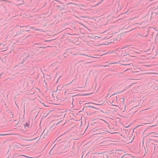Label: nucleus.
I'll return each mask as SVG.
<instances>
[{
	"instance_id": "11",
	"label": "nucleus",
	"mask_w": 158,
	"mask_h": 158,
	"mask_svg": "<svg viewBox=\"0 0 158 158\" xmlns=\"http://www.w3.org/2000/svg\"><path fill=\"white\" fill-rule=\"evenodd\" d=\"M19 156H24V155H20Z\"/></svg>"
},
{
	"instance_id": "7",
	"label": "nucleus",
	"mask_w": 158,
	"mask_h": 158,
	"mask_svg": "<svg viewBox=\"0 0 158 158\" xmlns=\"http://www.w3.org/2000/svg\"><path fill=\"white\" fill-rule=\"evenodd\" d=\"M24 157H26L28 158H33L32 157L27 156L25 155H24Z\"/></svg>"
},
{
	"instance_id": "10",
	"label": "nucleus",
	"mask_w": 158,
	"mask_h": 158,
	"mask_svg": "<svg viewBox=\"0 0 158 158\" xmlns=\"http://www.w3.org/2000/svg\"><path fill=\"white\" fill-rule=\"evenodd\" d=\"M128 46H129L128 45L125 46L123 48H126Z\"/></svg>"
},
{
	"instance_id": "3",
	"label": "nucleus",
	"mask_w": 158,
	"mask_h": 158,
	"mask_svg": "<svg viewBox=\"0 0 158 158\" xmlns=\"http://www.w3.org/2000/svg\"><path fill=\"white\" fill-rule=\"evenodd\" d=\"M87 107L88 108H93V109H96V108L94 107L93 106H87Z\"/></svg>"
},
{
	"instance_id": "14",
	"label": "nucleus",
	"mask_w": 158,
	"mask_h": 158,
	"mask_svg": "<svg viewBox=\"0 0 158 158\" xmlns=\"http://www.w3.org/2000/svg\"><path fill=\"white\" fill-rule=\"evenodd\" d=\"M146 66V67H149L150 66V65H145Z\"/></svg>"
},
{
	"instance_id": "15",
	"label": "nucleus",
	"mask_w": 158,
	"mask_h": 158,
	"mask_svg": "<svg viewBox=\"0 0 158 158\" xmlns=\"http://www.w3.org/2000/svg\"><path fill=\"white\" fill-rule=\"evenodd\" d=\"M142 125H138V126H137V127H138L141 126Z\"/></svg>"
},
{
	"instance_id": "16",
	"label": "nucleus",
	"mask_w": 158,
	"mask_h": 158,
	"mask_svg": "<svg viewBox=\"0 0 158 158\" xmlns=\"http://www.w3.org/2000/svg\"><path fill=\"white\" fill-rule=\"evenodd\" d=\"M2 73H1V74H0V75H2Z\"/></svg>"
},
{
	"instance_id": "12",
	"label": "nucleus",
	"mask_w": 158,
	"mask_h": 158,
	"mask_svg": "<svg viewBox=\"0 0 158 158\" xmlns=\"http://www.w3.org/2000/svg\"><path fill=\"white\" fill-rule=\"evenodd\" d=\"M33 139H27V140H28V141H31V140H33Z\"/></svg>"
},
{
	"instance_id": "6",
	"label": "nucleus",
	"mask_w": 158,
	"mask_h": 158,
	"mask_svg": "<svg viewBox=\"0 0 158 158\" xmlns=\"http://www.w3.org/2000/svg\"><path fill=\"white\" fill-rule=\"evenodd\" d=\"M8 135V134H0V136H5Z\"/></svg>"
},
{
	"instance_id": "4",
	"label": "nucleus",
	"mask_w": 158,
	"mask_h": 158,
	"mask_svg": "<svg viewBox=\"0 0 158 158\" xmlns=\"http://www.w3.org/2000/svg\"><path fill=\"white\" fill-rule=\"evenodd\" d=\"M140 35L141 36L143 37H146L148 36V35H143V34H141V35Z\"/></svg>"
},
{
	"instance_id": "9",
	"label": "nucleus",
	"mask_w": 158,
	"mask_h": 158,
	"mask_svg": "<svg viewBox=\"0 0 158 158\" xmlns=\"http://www.w3.org/2000/svg\"><path fill=\"white\" fill-rule=\"evenodd\" d=\"M25 125L26 126V127H28V126H29V124H28V123H27L26 124H25Z\"/></svg>"
},
{
	"instance_id": "8",
	"label": "nucleus",
	"mask_w": 158,
	"mask_h": 158,
	"mask_svg": "<svg viewBox=\"0 0 158 158\" xmlns=\"http://www.w3.org/2000/svg\"><path fill=\"white\" fill-rule=\"evenodd\" d=\"M10 114L11 115V116H10V117L12 118L13 117V114H12V113H10Z\"/></svg>"
},
{
	"instance_id": "18",
	"label": "nucleus",
	"mask_w": 158,
	"mask_h": 158,
	"mask_svg": "<svg viewBox=\"0 0 158 158\" xmlns=\"http://www.w3.org/2000/svg\"><path fill=\"white\" fill-rule=\"evenodd\" d=\"M1 44H0V45H1Z\"/></svg>"
},
{
	"instance_id": "13",
	"label": "nucleus",
	"mask_w": 158,
	"mask_h": 158,
	"mask_svg": "<svg viewBox=\"0 0 158 158\" xmlns=\"http://www.w3.org/2000/svg\"><path fill=\"white\" fill-rule=\"evenodd\" d=\"M56 64V63H55V64L53 63L52 64V65L54 66V65H55Z\"/></svg>"
},
{
	"instance_id": "5",
	"label": "nucleus",
	"mask_w": 158,
	"mask_h": 158,
	"mask_svg": "<svg viewBox=\"0 0 158 158\" xmlns=\"http://www.w3.org/2000/svg\"><path fill=\"white\" fill-rule=\"evenodd\" d=\"M123 65L124 66H133V64H123Z\"/></svg>"
},
{
	"instance_id": "1",
	"label": "nucleus",
	"mask_w": 158,
	"mask_h": 158,
	"mask_svg": "<svg viewBox=\"0 0 158 158\" xmlns=\"http://www.w3.org/2000/svg\"><path fill=\"white\" fill-rule=\"evenodd\" d=\"M29 57V56H27L26 57H25L24 58H23V61H22L21 62V64H23L24 61L26 60H27L28 58Z\"/></svg>"
},
{
	"instance_id": "17",
	"label": "nucleus",
	"mask_w": 158,
	"mask_h": 158,
	"mask_svg": "<svg viewBox=\"0 0 158 158\" xmlns=\"http://www.w3.org/2000/svg\"><path fill=\"white\" fill-rule=\"evenodd\" d=\"M115 94H113V95H114Z\"/></svg>"
},
{
	"instance_id": "2",
	"label": "nucleus",
	"mask_w": 158,
	"mask_h": 158,
	"mask_svg": "<svg viewBox=\"0 0 158 158\" xmlns=\"http://www.w3.org/2000/svg\"><path fill=\"white\" fill-rule=\"evenodd\" d=\"M81 55H82V56H88V57H90V58H94V57H93V56H89L88 55H85V54H81Z\"/></svg>"
}]
</instances>
